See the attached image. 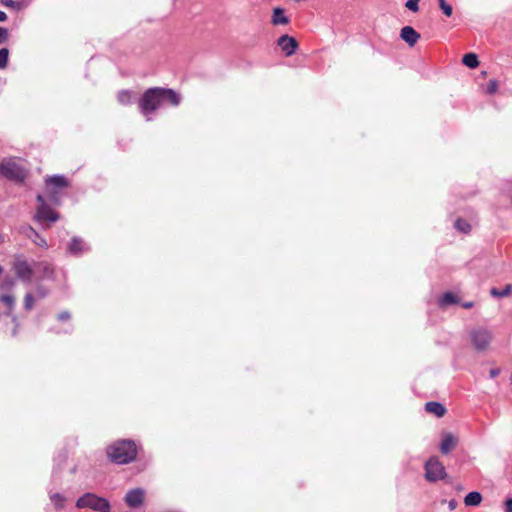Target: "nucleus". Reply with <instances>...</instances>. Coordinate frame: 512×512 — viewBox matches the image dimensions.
<instances>
[{"instance_id":"obj_17","label":"nucleus","mask_w":512,"mask_h":512,"mask_svg":"<svg viewBox=\"0 0 512 512\" xmlns=\"http://www.w3.org/2000/svg\"><path fill=\"white\" fill-rule=\"evenodd\" d=\"M482 496L479 492L473 491L468 493L464 498L466 506H477L481 503Z\"/></svg>"},{"instance_id":"obj_24","label":"nucleus","mask_w":512,"mask_h":512,"mask_svg":"<svg viewBox=\"0 0 512 512\" xmlns=\"http://www.w3.org/2000/svg\"><path fill=\"white\" fill-rule=\"evenodd\" d=\"M512 290L511 285H506L503 289L499 290L497 288L491 289V295L494 297H506L510 294Z\"/></svg>"},{"instance_id":"obj_11","label":"nucleus","mask_w":512,"mask_h":512,"mask_svg":"<svg viewBox=\"0 0 512 512\" xmlns=\"http://www.w3.org/2000/svg\"><path fill=\"white\" fill-rule=\"evenodd\" d=\"M400 37L409 46H414L420 38V34L411 26H405L401 29Z\"/></svg>"},{"instance_id":"obj_10","label":"nucleus","mask_w":512,"mask_h":512,"mask_svg":"<svg viewBox=\"0 0 512 512\" xmlns=\"http://www.w3.org/2000/svg\"><path fill=\"white\" fill-rule=\"evenodd\" d=\"M144 499V490L140 488L132 489L127 492L125 502L129 507H139Z\"/></svg>"},{"instance_id":"obj_38","label":"nucleus","mask_w":512,"mask_h":512,"mask_svg":"<svg viewBox=\"0 0 512 512\" xmlns=\"http://www.w3.org/2000/svg\"><path fill=\"white\" fill-rule=\"evenodd\" d=\"M505 506L506 512H512V498L506 500Z\"/></svg>"},{"instance_id":"obj_3","label":"nucleus","mask_w":512,"mask_h":512,"mask_svg":"<svg viewBox=\"0 0 512 512\" xmlns=\"http://www.w3.org/2000/svg\"><path fill=\"white\" fill-rule=\"evenodd\" d=\"M0 175L15 182H22L27 176V171L15 158H5L0 163Z\"/></svg>"},{"instance_id":"obj_34","label":"nucleus","mask_w":512,"mask_h":512,"mask_svg":"<svg viewBox=\"0 0 512 512\" xmlns=\"http://www.w3.org/2000/svg\"><path fill=\"white\" fill-rule=\"evenodd\" d=\"M9 40V32L6 28L0 26V44H4Z\"/></svg>"},{"instance_id":"obj_32","label":"nucleus","mask_w":512,"mask_h":512,"mask_svg":"<svg viewBox=\"0 0 512 512\" xmlns=\"http://www.w3.org/2000/svg\"><path fill=\"white\" fill-rule=\"evenodd\" d=\"M31 234H33L35 236V239L33 240L37 245L41 246V247H47V242L45 241V239L41 238L38 233L33 229V228H30L29 229Z\"/></svg>"},{"instance_id":"obj_29","label":"nucleus","mask_w":512,"mask_h":512,"mask_svg":"<svg viewBox=\"0 0 512 512\" xmlns=\"http://www.w3.org/2000/svg\"><path fill=\"white\" fill-rule=\"evenodd\" d=\"M9 58V50L7 48L0 49V69H4L7 66Z\"/></svg>"},{"instance_id":"obj_25","label":"nucleus","mask_w":512,"mask_h":512,"mask_svg":"<svg viewBox=\"0 0 512 512\" xmlns=\"http://www.w3.org/2000/svg\"><path fill=\"white\" fill-rule=\"evenodd\" d=\"M455 228L461 232L469 233L471 225L464 219H457L455 222Z\"/></svg>"},{"instance_id":"obj_13","label":"nucleus","mask_w":512,"mask_h":512,"mask_svg":"<svg viewBox=\"0 0 512 512\" xmlns=\"http://www.w3.org/2000/svg\"><path fill=\"white\" fill-rule=\"evenodd\" d=\"M68 250L73 255H80L86 250V245L81 238L74 237L68 245Z\"/></svg>"},{"instance_id":"obj_2","label":"nucleus","mask_w":512,"mask_h":512,"mask_svg":"<svg viewBox=\"0 0 512 512\" xmlns=\"http://www.w3.org/2000/svg\"><path fill=\"white\" fill-rule=\"evenodd\" d=\"M163 102V88H149L144 92L139 101L140 112L149 121L151 120L150 114L160 108Z\"/></svg>"},{"instance_id":"obj_16","label":"nucleus","mask_w":512,"mask_h":512,"mask_svg":"<svg viewBox=\"0 0 512 512\" xmlns=\"http://www.w3.org/2000/svg\"><path fill=\"white\" fill-rule=\"evenodd\" d=\"M289 19L284 15V10L280 7L273 9L272 24L273 25H286Z\"/></svg>"},{"instance_id":"obj_40","label":"nucleus","mask_w":512,"mask_h":512,"mask_svg":"<svg viewBox=\"0 0 512 512\" xmlns=\"http://www.w3.org/2000/svg\"><path fill=\"white\" fill-rule=\"evenodd\" d=\"M6 19H7L6 13L0 10V22H4Z\"/></svg>"},{"instance_id":"obj_31","label":"nucleus","mask_w":512,"mask_h":512,"mask_svg":"<svg viewBox=\"0 0 512 512\" xmlns=\"http://www.w3.org/2000/svg\"><path fill=\"white\" fill-rule=\"evenodd\" d=\"M419 1L420 0H407L405 3V7L412 12H418Z\"/></svg>"},{"instance_id":"obj_1","label":"nucleus","mask_w":512,"mask_h":512,"mask_svg":"<svg viewBox=\"0 0 512 512\" xmlns=\"http://www.w3.org/2000/svg\"><path fill=\"white\" fill-rule=\"evenodd\" d=\"M109 459L117 464H126L136 457V446L133 441L122 440L107 448Z\"/></svg>"},{"instance_id":"obj_5","label":"nucleus","mask_w":512,"mask_h":512,"mask_svg":"<svg viewBox=\"0 0 512 512\" xmlns=\"http://www.w3.org/2000/svg\"><path fill=\"white\" fill-rule=\"evenodd\" d=\"M470 340L477 351H485L489 348L492 340V332L484 327H477L470 331Z\"/></svg>"},{"instance_id":"obj_20","label":"nucleus","mask_w":512,"mask_h":512,"mask_svg":"<svg viewBox=\"0 0 512 512\" xmlns=\"http://www.w3.org/2000/svg\"><path fill=\"white\" fill-rule=\"evenodd\" d=\"M133 95L129 90L119 91L117 94V100L122 105H129L132 103Z\"/></svg>"},{"instance_id":"obj_27","label":"nucleus","mask_w":512,"mask_h":512,"mask_svg":"<svg viewBox=\"0 0 512 512\" xmlns=\"http://www.w3.org/2000/svg\"><path fill=\"white\" fill-rule=\"evenodd\" d=\"M36 299L45 298L48 295V289L43 285H37L35 287L34 293H32Z\"/></svg>"},{"instance_id":"obj_26","label":"nucleus","mask_w":512,"mask_h":512,"mask_svg":"<svg viewBox=\"0 0 512 512\" xmlns=\"http://www.w3.org/2000/svg\"><path fill=\"white\" fill-rule=\"evenodd\" d=\"M35 300L37 299L32 293H26L24 297V308L28 311L32 310L34 307Z\"/></svg>"},{"instance_id":"obj_23","label":"nucleus","mask_w":512,"mask_h":512,"mask_svg":"<svg viewBox=\"0 0 512 512\" xmlns=\"http://www.w3.org/2000/svg\"><path fill=\"white\" fill-rule=\"evenodd\" d=\"M0 301L6 306V308L11 311L15 306V297L11 294H2L0 296Z\"/></svg>"},{"instance_id":"obj_6","label":"nucleus","mask_w":512,"mask_h":512,"mask_svg":"<svg viewBox=\"0 0 512 512\" xmlns=\"http://www.w3.org/2000/svg\"><path fill=\"white\" fill-rule=\"evenodd\" d=\"M446 470L442 462L437 457H431L425 464V478L429 482H436L445 479Z\"/></svg>"},{"instance_id":"obj_15","label":"nucleus","mask_w":512,"mask_h":512,"mask_svg":"<svg viewBox=\"0 0 512 512\" xmlns=\"http://www.w3.org/2000/svg\"><path fill=\"white\" fill-rule=\"evenodd\" d=\"M425 409L427 412L436 415L437 417H442L446 413V408L439 402H427L425 405Z\"/></svg>"},{"instance_id":"obj_22","label":"nucleus","mask_w":512,"mask_h":512,"mask_svg":"<svg viewBox=\"0 0 512 512\" xmlns=\"http://www.w3.org/2000/svg\"><path fill=\"white\" fill-rule=\"evenodd\" d=\"M50 500L56 509H62L65 504V497L59 493L51 494Z\"/></svg>"},{"instance_id":"obj_36","label":"nucleus","mask_w":512,"mask_h":512,"mask_svg":"<svg viewBox=\"0 0 512 512\" xmlns=\"http://www.w3.org/2000/svg\"><path fill=\"white\" fill-rule=\"evenodd\" d=\"M1 4L10 8H15L17 6L16 2L13 0H1Z\"/></svg>"},{"instance_id":"obj_7","label":"nucleus","mask_w":512,"mask_h":512,"mask_svg":"<svg viewBox=\"0 0 512 512\" xmlns=\"http://www.w3.org/2000/svg\"><path fill=\"white\" fill-rule=\"evenodd\" d=\"M12 268L18 279L25 283H31L34 270L27 260L20 256L16 257Z\"/></svg>"},{"instance_id":"obj_9","label":"nucleus","mask_w":512,"mask_h":512,"mask_svg":"<svg viewBox=\"0 0 512 512\" xmlns=\"http://www.w3.org/2000/svg\"><path fill=\"white\" fill-rule=\"evenodd\" d=\"M277 43L286 56L294 54L298 46L296 39L288 35L281 36Z\"/></svg>"},{"instance_id":"obj_43","label":"nucleus","mask_w":512,"mask_h":512,"mask_svg":"<svg viewBox=\"0 0 512 512\" xmlns=\"http://www.w3.org/2000/svg\"><path fill=\"white\" fill-rule=\"evenodd\" d=\"M511 380H512V376H511Z\"/></svg>"},{"instance_id":"obj_37","label":"nucleus","mask_w":512,"mask_h":512,"mask_svg":"<svg viewBox=\"0 0 512 512\" xmlns=\"http://www.w3.org/2000/svg\"><path fill=\"white\" fill-rule=\"evenodd\" d=\"M58 319H59V320H69V319H70V313H69V312H67V311L61 312V313L58 315Z\"/></svg>"},{"instance_id":"obj_41","label":"nucleus","mask_w":512,"mask_h":512,"mask_svg":"<svg viewBox=\"0 0 512 512\" xmlns=\"http://www.w3.org/2000/svg\"><path fill=\"white\" fill-rule=\"evenodd\" d=\"M473 306V303L472 302H466L463 304V307L466 308V309H469Z\"/></svg>"},{"instance_id":"obj_14","label":"nucleus","mask_w":512,"mask_h":512,"mask_svg":"<svg viewBox=\"0 0 512 512\" xmlns=\"http://www.w3.org/2000/svg\"><path fill=\"white\" fill-rule=\"evenodd\" d=\"M36 269L40 273L41 279H50L54 275V268L47 262L38 263Z\"/></svg>"},{"instance_id":"obj_28","label":"nucleus","mask_w":512,"mask_h":512,"mask_svg":"<svg viewBox=\"0 0 512 512\" xmlns=\"http://www.w3.org/2000/svg\"><path fill=\"white\" fill-rule=\"evenodd\" d=\"M456 302H457V299H456L455 295L450 292L445 293L440 300V303L443 306L454 304Z\"/></svg>"},{"instance_id":"obj_4","label":"nucleus","mask_w":512,"mask_h":512,"mask_svg":"<svg viewBox=\"0 0 512 512\" xmlns=\"http://www.w3.org/2000/svg\"><path fill=\"white\" fill-rule=\"evenodd\" d=\"M76 507L79 509L89 508L96 512H110L109 501L94 493H85L76 501Z\"/></svg>"},{"instance_id":"obj_19","label":"nucleus","mask_w":512,"mask_h":512,"mask_svg":"<svg viewBox=\"0 0 512 512\" xmlns=\"http://www.w3.org/2000/svg\"><path fill=\"white\" fill-rule=\"evenodd\" d=\"M462 63L469 68H476L479 65L478 57L474 53H467L462 58Z\"/></svg>"},{"instance_id":"obj_18","label":"nucleus","mask_w":512,"mask_h":512,"mask_svg":"<svg viewBox=\"0 0 512 512\" xmlns=\"http://www.w3.org/2000/svg\"><path fill=\"white\" fill-rule=\"evenodd\" d=\"M164 101L168 100L173 106H178L180 103V96L172 89L163 88Z\"/></svg>"},{"instance_id":"obj_39","label":"nucleus","mask_w":512,"mask_h":512,"mask_svg":"<svg viewBox=\"0 0 512 512\" xmlns=\"http://www.w3.org/2000/svg\"><path fill=\"white\" fill-rule=\"evenodd\" d=\"M499 373H500V369L493 368V369L490 370V377L491 378H495V377H497L499 375Z\"/></svg>"},{"instance_id":"obj_33","label":"nucleus","mask_w":512,"mask_h":512,"mask_svg":"<svg viewBox=\"0 0 512 512\" xmlns=\"http://www.w3.org/2000/svg\"><path fill=\"white\" fill-rule=\"evenodd\" d=\"M498 90V82L495 79H492L488 82L487 85V93L494 94Z\"/></svg>"},{"instance_id":"obj_12","label":"nucleus","mask_w":512,"mask_h":512,"mask_svg":"<svg viewBox=\"0 0 512 512\" xmlns=\"http://www.w3.org/2000/svg\"><path fill=\"white\" fill-rule=\"evenodd\" d=\"M458 443V438L452 433H444L440 444V450L443 454H448Z\"/></svg>"},{"instance_id":"obj_42","label":"nucleus","mask_w":512,"mask_h":512,"mask_svg":"<svg viewBox=\"0 0 512 512\" xmlns=\"http://www.w3.org/2000/svg\"><path fill=\"white\" fill-rule=\"evenodd\" d=\"M449 506H450L451 509H454L455 508V503L454 502H450Z\"/></svg>"},{"instance_id":"obj_35","label":"nucleus","mask_w":512,"mask_h":512,"mask_svg":"<svg viewBox=\"0 0 512 512\" xmlns=\"http://www.w3.org/2000/svg\"><path fill=\"white\" fill-rule=\"evenodd\" d=\"M15 285V281L12 278H6L2 282L1 288H12Z\"/></svg>"},{"instance_id":"obj_21","label":"nucleus","mask_w":512,"mask_h":512,"mask_svg":"<svg viewBox=\"0 0 512 512\" xmlns=\"http://www.w3.org/2000/svg\"><path fill=\"white\" fill-rule=\"evenodd\" d=\"M47 186H54L57 188H63L67 185L66 179L63 176H53L46 180Z\"/></svg>"},{"instance_id":"obj_8","label":"nucleus","mask_w":512,"mask_h":512,"mask_svg":"<svg viewBox=\"0 0 512 512\" xmlns=\"http://www.w3.org/2000/svg\"><path fill=\"white\" fill-rule=\"evenodd\" d=\"M37 200L40 206L37 209L36 218L39 221L56 222L59 219V215L45 204L43 196L38 195Z\"/></svg>"},{"instance_id":"obj_30","label":"nucleus","mask_w":512,"mask_h":512,"mask_svg":"<svg viewBox=\"0 0 512 512\" xmlns=\"http://www.w3.org/2000/svg\"><path fill=\"white\" fill-rule=\"evenodd\" d=\"M439 1V7L442 10V12L447 16L450 17L453 13V8L450 4H448L445 0H438Z\"/></svg>"}]
</instances>
